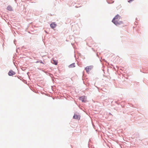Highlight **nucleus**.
Segmentation results:
<instances>
[{"label":"nucleus","mask_w":148,"mask_h":148,"mask_svg":"<svg viewBox=\"0 0 148 148\" xmlns=\"http://www.w3.org/2000/svg\"><path fill=\"white\" fill-rule=\"evenodd\" d=\"M121 16L119 14H117L113 18L112 22L116 26L119 27L120 25L123 23V21L119 20Z\"/></svg>","instance_id":"obj_1"},{"label":"nucleus","mask_w":148,"mask_h":148,"mask_svg":"<svg viewBox=\"0 0 148 148\" xmlns=\"http://www.w3.org/2000/svg\"><path fill=\"white\" fill-rule=\"evenodd\" d=\"M86 97L85 96H83L79 97V100L83 102H85L86 101Z\"/></svg>","instance_id":"obj_2"},{"label":"nucleus","mask_w":148,"mask_h":148,"mask_svg":"<svg viewBox=\"0 0 148 148\" xmlns=\"http://www.w3.org/2000/svg\"><path fill=\"white\" fill-rule=\"evenodd\" d=\"M93 66H87L85 68V70L86 71V72H88L91 70Z\"/></svg>","instance_id":"obj_3"},{"label":"nucleus","mask_w":148,"mask_h":148,"mask_svg":"<svg viewBox=\"0 0 148 148\" xmlns=\"http://www.w3.org/2000/svg\"><path fill=\"white\" fill-rule=\"evenodd\" d=\"M15 72L12 70H10L8 73V75L10 76H12L15 75Z\"/></svg>","instance_id":"obj_4"},{"label":"nucleus","mask_w":148,"mask_h":148,"mask_svg":"<svg viewBox=\"0 0 148 148\" xmlns=\"http://www.w3.org/2000/svg\"><path fill=\"white\" fill-rule=\"evenodd\" d=\"M80 116L79 115L74 114L73 116V118L75 119L79 120Z\"/></svg>","instance_id":"obj_5"},{"label":"nucleus","mask_w":148,"mask_h":148,"mask_svg":"<svg viewBox=\"0 0 148 148\" xmlns=\"http://www.w3.org/2000/svg\"><path fill=\"white\" fill-rule=\"evenodd\" d=\"M50 26L52 28H54L56 26V24L54 23H52L50 24Z\"/></svg>","instance_id":"obj_6"},{"label":"nucleus","mask_w":148,"mask_h":148,"mask_svg":"<svg viewBox=\"0 0 148 148\" xmlns=\"http://www.w3.org/2000/svg\"><path fill=\"white\" fill-rule=\"evenodd\" d=\"M69 68H73V67H75V63H73L71 64L69 66Z\"/></svg>","instance_id":"obj_7"},{"label":"nucleus","mask_w":148,"mask_h":148,"mask_svg":"<svg viewBox=\"0 0 148 148\" xmlns=\"http://www.w3.org/2000/svg\"><path fill=\"white\" fill-rule=\"evenodd\" d=\"M53 61L54 62V64L56 65L57 64L58 62H57L55 60H53Z\"/></svg>","instance_id":"obj_8"},{"label":"nucleus","mask_w":148,"mask_h":148,"mask_svg":"<svg viewBox=\"0 0 148 148\" xmlns=\"http://www.w3.org/2000/svg\"><path fill=\"white\" fill-rule=\"evenodd\" d=\"M134 0H129L128 1V2L129 3H131L132 1H134Z\"/></svg>","instance_id":"obj_9"},{"label":"nucleus","mask_w":148,"mask_h":148,"mask_svg":"<svg viewBox=\"0 0 148 148\" xmlns=\"http://www.w3.org/2000/svg\"><path fill=\"white\" fill-rule=\"evenodd\" d=\"M40 62L41 63H42V64H44V63H43V62L42 61V60H40Z\"/></svg>","instance_id":"obj_10"},{"label":"nucleus","mask_w":148,"mask_h":148,"mask_svg":"<svg viewBox=\"0 0 148 148\" xmlns=\"http://www.w3.org/2000/svg\"><path fill=\"white\" fill-rule=\"evenodd\" d=\"M38 62H40V61H37L36 62V63H38Z\"/></svg>","instance_id":"obj_11"},{"label":"nucleus","mask_w":148,"mask_h":148,"mask_svg":"<svg viewBox=\"0 0 148 148\" xmlns=\"http://www.w3.org/2000/svg\"><path fill=\"white\" fill-rule=\"evenodd\" d=\"M109 115H112V114L110 113H109Z\"/></svg>","instance_id":"obj_12"},{"label":"nucleus","mask_w":148,"mask_h":148,"mask_svg":"<svg viewBox=\"0 0 148 148\" xmlns=\"http://www.w3.org/2000/svg\"><path fill=\"white\" fill-rule=\"evenodd\" d=\"M25 69V68H22V70H24V69Z\"/></svg>","instance_id":"obj_13"},{"label":"nucleus","mask_w":148,"mask_h":148,"mask_svg":"<svg viewBox=\"0 0 148 148\" xmlns=\"http://www.w3.org/2000/svg\"><path fill=\"white\" fill-rule=\"evenodd\" d=\"M15 40H14V43H15Z\"/></svg>","instance_id":"obj_14"},{"label":"nucleus","mask_w":148,"mask_h":148,"mask_svg":"<svg viewBox=\"0 0 148 148\" xmlns=\"http://www.w3.org/2000/svg\"><path fill=\"white\" fill-rule=\"evenodd\" d=\"M9 10L10 11H11L12 10Z\"/></svg>","instance_id":"obj_15"},{"label":"nucleus","mask_w":148,"mask_h":148,"mask_svg":"<svg viewBox=\"0 0 148 148\" xmlns=\"http://www.w3.org/2000/svg\"><path fill=\"white\" fill-rule=\"evenodd\" d=\"M135 25H136V23H135Z\"/></svg>","instance_id":"obj_16"},{"label":"nucleus","mask_w":148,"mask_h":148,"mask_svg":"<svg viewBox=\"0 0 148 148\" xmlns=\"http://www.w3.org/2000/svg\"><path fill=\"white\" fill-rule=\"evenodd\" d=\"M135 25H136V23H135Z\"/></svg>","instance_id":"obj_17"},{"label":"nucleus","mask_w":148,"mask_h":148,"mask_svg":"<svg viewBox=\"0 0 148 148\" xmlns=\"http://www.w3.org/2000/svg\"><path fill=\"white\" fill-rule=\"evenodd\" d=\"M135 25H136V23H135Z\"/></svg>","instance_id":"obj_18"}]
</instances>
